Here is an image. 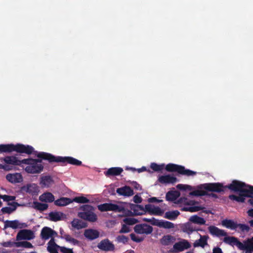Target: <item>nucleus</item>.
I'll use <instances>...</instances> for the list:
<instances>
[{
	"mask_svg": "<svg viewBox=\"0 0 253 253\" xmlns=\"http://www.w3.org/2000/svg\"><path fill=\"white\" fill-rule=\"evenodd\" d=\"M225 188H228L234 192H239V196L231 195L230 199L238 202L243 203L246 197L252 198L253 195V186L246 184L244 182L238 180H233L229 185L224 187L220 183H208L198 185L196 189L190 192L189 195L194 196H202L207 195V191L219 193L224 191Z\"/></svg>",
	"mask_w": 253,
	"mask_h": 253,
	"instance_id": "1",
	"label": "nucleus"
},
{
	"mask_svg": "<svg viewBox=\"0 0 253 253\" xmlns=\"http://www.w3.org/2000/svg\"><path fill=\"white\" fill-rule=\"evenodd\" d=\"M31 154H34L39 159H25L21 160L22 164L27 166L24 168L25 170L29 173H39L43 169L42 160H47L49 163L61 162L68 163L75 166H81L82 162L71 157L54 156L51 154L45 152H38L34 150Z\"/></svg>",
	"mask_w": 253,
	"mask_h": 253,
	"instance_id": "2",
	"label": "nucleus"
},
{
	"mask_svg": "<svg viewBox=\"0 0 253 253\" xmlns=\"http://www.w3.org/2000/svg\"><path fill=\"white\" fill-rule=\"evenodd\" d=\"M79 210L82 211L78 212V216L90 222H95L97 220V216L94 213L95 208L89 205H84L80 207Z\"/></svg>",
	"mask_w": 253,
	"mask_h": 253,
	"instance_id": "3",
	"label": "nucleus"
},
{
	"mask_svg": "<svg viewBox=\"0 0 253 253\" xmlns=\"http://www.w3.org/2000/svg\"><path fill=\"white\" fill-rule=\"evenodd\" d=\"M12 151L29 155L34 152V148L30 145H24L21 144L16 145L13 144L0 145V152H10Z\"/></svg>",
	"mask_w": 253,
	"mask_h": 253,
	"instance_id": "4",
	"label": "nucleus"
},
{
	"mask_svg": "<svg viewBox=\"0 0 253 253\" xmlns=\"http://www.w3.org/2000/svg\"><path fill=\"white\" fill-rule=\"evenodd\" d=\"M166 169L168 171H177L182 175L186 176H193L196 174V172L186 169L184 167L173 164H169L166 167Z\"/></svg>",
	"mask_w": 253,
	"mask_h": 253,
	"instance_id": "5",
	"label": "nucleus"
},
{
	"mask_svg": "<svg viewBox=\"0 0 253 253\" xmlns=\"http://www.w3.org/2000/svg\"><path fill=\"white\" fill-rule=\"evenodd\" d=\"M98 210L100 211H114L121 212L125 211L123 206L112 203H104L97 206Z\"/></svg>",
	"mask_w": 253,
	"mask_h": 253,
	"instance_id": "6",
	"label": "nucleus"
},
{
	"mask_svg": "<svg viewBox=\"0 0 253 253\" xmlns=\"http://www.w3.org/2000/svg\"><path fill=\"white\" fill-rule=\"evenodd\" d=\"M97 247L100 251L105 252H114L115 250V245L107 238L102 240L98 243Z\"/></svg>",
	"mask_w": 253,
	"mask_h": 253,
	"instance_id": "7",
	"label": "nucleus"
},
{
	"mask_svg": "<svg viewBox=\"0 0 253 253\" xmlns=\"http://www.w3.org/2000/svg\"><path fill=\"white\" fill-rule=\"evenodd\" d=\"M28 227L26 223L20 222L18 220L4 221V229L11 228L12 229H23Z\"/></svg>",
	"mask_w": 253,
	"mask_h": 253,
	"instance_id": "8",
	"label": "nucleus"
},
{
	"mask_svg": "<svg viewBox=\"0 0 253 253\" xmlns=\"http://www.w3.org/2000/svg\"><path fill=\"white\" fill-rule=\"evenodd\" d=\"M35 237L33 231L29 229H22L17 233L16 237V241L31 240Z\"/></svg>",
	"mask_w": 253,
	"mask_h": 253,
	"instance_id": "9",
	"label": "nucleus"
},
{
	"mask_svg": "<svg viewBox=\"0 0 253 253\" xmlns=\"http://www.w3.org/2000/svg\"><path fill=\"white\" fill-rule=\"evenodd\" d=\"M134 230L137 234L148 235L152 232L153 228L146 224H140L134 226Z\"/></svg>",
	"mask_w": 253,
	"mask_h": 253,
	"instance_id": "10",
	"label": "nucleus"
},
{
	"mask_svg": "<svg viewBox=\"0 0 253 253\" xmlns=\"http://www.w3.org/2000/svg\"><path fill=\"white\" fill-rule=\"evenodd\" d=\"M245 253H253V237L241 242L239 249Z\"/></svg>",
	"mask_w": 253,
	"mask_h": 253,
	"instance_id": "11",
	"label": "nucleus"
},
{
	"mask_svg": "<svg viewBox=\"0 0 253 253\" xmlns=\"http://www.w3.org/2000/svg\"><path fill=\"white\" fill-rule=\"evenodd\" d=\"M200 238L195 240L193 244L194 248H201L204 249L206 247L208 246V241L210 239V237L207 235H202L198 234Z\"/></svg>",
	"mask_w": 253,
	"mask_h": 253,
	"instance_id": "12",
	"label": "nucleus"
},
{
	"mask_svg": "<svg viewBox=\"0 0 253 253\" xmlns=\"http://www.w3.org/2000/svg\"><path fill=\"white\" fill-rule=\"evenodd\" d=\"M208 230L209 233L213 237L220 238L226 236L227 235V232L225 230L219 229L213 225L210 226L208 227Z\"/></svg>",
	"mask_w": 253,
	"mask_h": 253,
	"instance_id": "13",
	"label": "nucleus"
},
{
	"mask_svg": "<svg viewBox=\"0 0 253 253\" xmlns=\"http://www.w3.org/2000/svg\"><path fill=\"white\" fill-rule=\"evenodd\" d=\"M57 235L56 232L52 230L49 227H43L41 232V237L43 240H48L50 238H52L53 236Z\"/></svg>",
	"mask_w": 253,
	"mask_h": 253,
	"instance_id": "14",
	"label": "nucleus"
},
{
	"mask_svg": "<svg viewBox=\"0 0 253 253\" xmlns=\"http://www.w3.org/2000/svg\"><path fill=\"white\" fill-rule=\"evenodd\" d=\"M100 233L96 229H85L84 233V235L86 239L89 241H92L99 237Z\"/></svg>",
	"mask_w": 253,
	"mask_h": 253,
	"instance_id": "15",
	"label": "nucleus"
},
{
	"mask_svg": "<svg viewBox=\"0 0 253 253\" xmlns=\"http://www.w3.org/2000/svg\"><path fill=\"white\" fill-rule=\"evenodd\" d=\"M191 247L190 243L186 240L176 243L173 246V250L174 252H179L183 251L185 249H188Z\"/></svg>",
	"mask_w": 253,
	"mask_h": 253,
	"instance_id": "16",
	"label": "nucleus"
},
{
	"mask_svg": "<svg viewBox=\"0 0 253 253\" xmlns=\"http://www.w3.org/2000/svg\"><path fill=\"white\" fill-rule=\"evenodd\" d=\"M158 181L162 184L167 185L175 183L177 181V178L175 176L167 174L160 176Z\"/></svg>",
	"mask_w": 253,
	"mask_h": 253,
	"instance_id": "17",
	"label": "nucleus"
},
{
	"mask_svg": "<svg viewBox=\"0 0 253 253\" xmlns=\"http://www.w3.org/2000/svg\"><path fill=\"white\" fill-rule=\"evenodd\" d=\"M224 243L226 244L229 245L231 246H236L238 249L241 246V242L237 238L233 236H224L223 240Z\"/></svg>",
	"mask_w": 253,
	"mask_h": 253,
	"instance_id": "18",
	"label": "nucleus"
},
{
	"mask_svg": "<svg viewBox=\"0 0 253 253\" xmlns=\"http://www.w3.org/2000/svg\"><path fill=\"white\" fill-rule=\"evenodd\" d=\"M6 179L11 183H20L23 181V177L19 173H8L6 175Z\"/></svg>",
	"mask_w": 253,
	"mask_h": 253,
	"instance_id": "19",
	"label": "nucleus"
},
{
	"mask_svg": "<svg viewBox=\"0 0 253 253\" xmlns=\"http://www.w3.org/2000/svg\"><path fill=\"white\" fill-rule=\"evenodd\" d=\"M5 163V165H8L11 167V169L13 166L20 165L22 164L21 161L17 160L14 156H7L3 159H1Z\"/></svg>",
	"mask_w": 253,
	"mask_h": 253,
	"instance_id": "20",
	"label": "nucleus"
},
{
	"mask_svg": "<svg viewBox=\"0 0 253 253\" xmlns=\"http://www.w3.org/2000/svg\"><path fill=\"white\" fill-rule=\"evenodd\" d=\"M54 183L52 178L49 175H45L41 177L40 185L42 188H48L51 186Z\"/></svg>",
	"mask_w": 253,
	"mask_h": 253,
	"instance_id": "21",
	"label": "nucleus"
},
{
	"mask_svg": "<svg viewBox=\"0 0 253 253\" xmlns=\"http://www.w3.org/2000/svg\"><path fill=\"white\" fill-rule=\"evenodd\" d=\"M60 246L55 242L54 238H51L47 243V250L49 253H59Z\"/></svg>",
	"mask_w": 253,
	"mask_h": 253,
	"instance_id": "22",
	"label": "nucleus"
},
{
	"mask_svg": "<svg viewBox=\"0 0 253 253\" xmlns=\"http://www.w3.org/2000/svg\"><path fill=\"white\" fill-rule=\"evenodd\" d=\"M194 223L189 221L187 223H185L183 226V230L187 232L188 234H190L194 231H201L202 230L197 227Z\"/></svg>",
	"mask_w": 253,
	"mask_h": 253,
	"instance_id": "23",
	"label": "nucleus"
},
{
	"mask_svg": "<svg viewBox=\"0 0 253 253\" xmlns=\"http://www.w3.org/2000/svg\"><path fill=\"white\" fill-rule=\"evenodd\" d=\"M117 193L122 196H131L134 194L133 191L130 187L125 186L117 189Z\"/></svg>",
	"mask_w": 253,
	"mask_h": 253,
	"instance_id": "24",
	"label": "nucleus"
},
{
	"mask_svg": "<svg viewBox=\"0 0 253 253\" xmlns=\"http://www.w3.org/2000/svg\"><path fill=\"white\" fill-rule=\"evenodd\" d=\"M22 190L27 193L34 195L38 192L39 188L36 184L31 183L23 186Z\"/></svg>",
	"mask_w": 253,
	"mask_h": 253,
	"instance_id": "25",
	"label": "nucleus"
},
{
	"mask_svg": "<svg viewBox=\"0 0 253 253\" xmlns=\"http://www.w3.org/2000/svg\"><path fill=\"white\" fill-rule=\"evenodd\" d=\"M123 171V169L120 167H114L109 169L104 172L106 176H116L120 175Z\"/></svg>",
	"mask_w": 253,
	"mask_h": 253,
	"instance_id": "26",
	"label": "nucleus"
},
{
	"mask_svg": "<svg viewBox=\"0 0 253 253\" xmlns=\"http://www.w3.org/2000/svg\"><path fill=\"white\" fill-rule=\"evenodd\" d=\"M71 224L73 228L78 230L87 227V224L85 222L78 218H74L71 221Z\"/></svg>",
	"mask_w": 253,
	"mask_h": 253,
	"instance_id": "27",
	"label": "nucleus"
},
{
	"mask_svg": "<svg viewBox=\"0 0 253 253\" xmlns=\"http://www.w3.org/2000/svg\"><path fill=\"white\" fill-rule=\"evenodd\" d=\"M54 199V195L50 192L44 193L39 197L40 201L45 203H51Z\"/></svg>",
	"mask_w": 253,
	"mask_h": 253,
	"instance_id": "28",
	"label": "nucleus"
},
{
	"mask_svg": "<svg viewBox=\"0 0 253 253\" xmlns=\"http://www.w3.org/2000/svg\"><path fill=\"white\" fill-rule=\"evenodd\" d=\"M236 223L234 220L228 219L222 220L221 223L222 226L231 230H236Z\"/></svg>",
	"mask_w": 253,
	"mask_h": 253,
	"instance_id": "29",
	"label": "nucleus"
},
{
	"mask_svg": "<svg viewBox=\"0 0 253 253\" xmlns=\"http://www.w3.org/2000/svg\"><path fill=\"white\" fill-rule=\"evenodd\" d=\"M157 226L160 228H164L165 229H171L174 228V224L170 221L164 220H159L158 222L156 223Z\"/></svg>",
	"mask_w": 253,
	"mask_h": 253,
	"instance_id": "30",
	"label": "nucleus"
},
{
	"mask_svg": "<svg viewBox=\"0 0 253 253\" xmlns=\"http://www.w3.org/2000/svg\"><path fill=\"white\" fill-rule=\"evenodd\" d=\"M189 220L195 224L199 225H205L206 222V220L204 218L200 217L197 215L191 216L189 218Z\"/></svg>",
	"mask_w": 253,
	"mask_h": 253,
	"instance_id": "31",
	"label": "nucleus"
},
{
	"mask_svg": "<svg viewBox=\"0 0 253 253\" xmlns=\"http://www.w3.org/2000/svg\"><path fill=\"white\" fill-rule=\"evenodd\" d=\"M73 202L70 198L62 197L54 201V204L57 206H65Z\"/></svg>",
	"mask_w": 253,
	"mask_h": 253,
	"instance_id": "32",
	"label": "nucleus"
},
{
	"mask_svg": "<svg viewBox=\"0 0 253 253\" xmlns=\"http://www.w3.org/2000/svg\"><path fill=\"white\" fill-rule=\"evenodd\" d=\"M179 214L180 212L177 210L169 211L165 213L164 217L170 220H174Z\"/></svg>",
	"mask_w": 253,
	"mask_h": 253,
	"instance_id": "33",
	"label": "nucleus"
},
{
	"mask_svg": "<svg viewBox=\"0 0 253 253\" xmlns=\"http://www.w3.org/2000/svg\"><path fill=\"white\" fill-rule=\"evenodd\" d=\"M179 195V193L178 191H170L167 193L166 198L167 201H173L176 200L178 198Z\"/></svg>",
	"mask_w": 253,
	"mask_h": 253,
	"instance_id": "34",
	"label": "nucleus"
},
{
	"mask_svg": "<svg viewBox=\"0 0 253 253\" xmlns=\"http://www.w3.org/2000/svg\"><path fill=\"white\" fill-rule=\"evenodd\" d=\"M174 239L171 235H167L164 236L161 240V243L164 246L171 245L174 242Z\"/></svg>",
	"mask_w": 253,
	"mask_h": 253,
	"instance_id": "35",
	"label": "nucleus"
},
{
	"mask_svg": "<svg viewBox=\"0 0 253 253\" xmlns=\"http://www.w3.org/2000/svg\"><path fill=\"white\" fill-rule=\"evenodd\" d=\"M63 216L64 214L61 212H51L49 214L50 220L53 221L60 220Z\"/></svg>",
	"mask_w": 253,
	"mask_h": 253,
	"instance_id": "36",
	"label": "nucleus"
},
{
	"mask_svg": "<svg viewBox=\"0 0 253 253\" xmlns=\"http://www.w3.org/2000/svg\"><path fill=\"white\" fill-rule=\"evenodd\" d=\"M131 209L136 215H141L145 212L144 207L140 205H133Z\"/></svg>",
	"mask_w": 253,
	"mask_h": 253,
	"instance_id": "37",
	"label": "nucleus"
},
{
	"mask_svg": "<svg viewBox=\"0 0 253 253\" xmlns=\"http://www.w3.org/2000/svg\"><path fill=\"white\" fill-rule=\"evenodd\" d=\"M64 240L67 242H68L74 246H81V243L80 241L73 238L69 234L68 235H64Z\"/></svg>",
	"mask_w": 253,
	"mask_h": 253,
	"instance_id": "38",
	"label": "nucleus"
},
{
	"mask_svg": "<svg viewBox=\"0 0 253 253\" xmlns=\"http://www.w3.org/2000/svg\"><path fill=\"white\" fill-rule=\"evenodd\" d=\"M17 204L15 202H13L12 204H11V207H6L2 208L1 209V211L3 213H8L10 214L13 211H15L17 208Z\"/></svg>",
	"mask_w": 253,
	"mask_h": 253,
	"instance_id": "39",
	"label": "nucleus"
},
{
	"mask_svg": "<svg viewBox=\"0 0 253 253\" xmlns=\"http://www.w3.org/2000/svg\"><path fill=\"white\" fill-rule=\"evenodd\" d=\"M34 208L41 211H44L48 208V205L47 204L41 203L38 202H34Z\"/></svg>",
	"mask_w": 253,
	"mask_h": 253,
	"instance_id": "40",
	"label": "nucleus"
},
{
	"mask_svg": "<svg viewBox=\"0 0 253 253\" xmlns=\"http://www.w3.org/2000/svg\"><path fill=\"white\" fill-rule=\"evenodd\" d=\"M72 201L80 204H86L90 202V201L84 196L76 197Z\"/></svg>",
	"mask_w": 253,
	"mask_h": 253,
	"instance_id": "41",
	"label": "nucleus"
},
{
	"mask_svg": "<svg viewBox=\"0 0 253 253\" xmlns=\"http://www.w3.org/2000/svg\"><path fill=\"white\" fill-rule=\"evenodd\" d=\"M16 247H23L25 248H33V246L32 244L27 241H20L17 242L16 243Z\"/></svg>",
	"mask_w": 253,
	"mask_h": 253,
	"instance_id": "42",
	"label": "nucleus"
},
{
	"mask_svg": "<svg viewBox=\"0 0 253 253\" xmlns=\"http://www.w3.org/2000/svg\"><path fill=\"white\" fill-rule=\"evenodd\" d=\"M129 240V238L125 235H119L116 238V241L118 243L126 244Z\"/></svg>",
	"mask_w": 253,
	"mask_h": 253,
	"instance_id": "43",
	"label": "nucleus"
},
{
	"mask_svg": "<svg viewBox=\"0 0 253 253\" xmlns=\"http://www.w3.org/2000/svg\"><path fill=\"white\" fill-rule=\"evenodd\" d=\"M164 164L158 165L155 163H152L150 168L155 171H160L164 169Z\"/></svg>",
	"mask_w": 253,
	"mask_h": 253,
	"instance_id": "44",
	"label": "nucleus"
},
{
	"mask_svg": "<svg viewBox=\"0 0 253 253\" xmlns=\"http://www.w3.org/2000/svg\"><path fill=\"white\" fill-rule=\"evenodd\" d=\"M123 221L127 225H132L136 223L138 220L133 217H126L123 219Z\"/></svg>",
	"mask_w": 253,
	"mask_h": 253,
	"instance_id": "45",
	"label": "nucleus"
},
{
	"mask_svg": "<svg viewBox=\"0 0 253 253\" xmlns=\"http://www.w3.org/2000/svg\"><path fill=\"white\" fill-rule=\"evenodd\" d=\"M239 228L241 231L244 232L247 231L248 232L250 230V227L248 225L245 224L241 223H236V229Z\"/></svg>",
	"mask_w": 253,
	"mask_h": 253,
	"instance_id": "46",
	"label": "nucleus"
},
{
	"mask_svg": "<svg viewBox=\"0 0 253 253\" xmlns=\"http://www.w3.org/2000/svg\"><path fill=\"white\" fill-rule=\"evenodd\" d=\"M164 212V211L162 210L159 207L154 206L153 209L152 214H156L158 215H162Z\"/></svg>",
	"mask_w": 253,
	"mask_h": 253,
	"instance_id": "47",
	"label": "nucleus"
},
{
	"mask_svg": "<svg viewBox=\"0 0 253 253\" xmlns=\"http://www.w3.org/2000/svg\"><path fill=\"white\" fill-rule=\"evenodd\" d=\"M130 237L131 239L133 242H135L136 243H140L142 241H143V240H144V238H143V237H139L136 236L134 233L130 234Z\"/></svg>",
	"mask_w": 253,
	"mask_h": 253,
	"instance_id": "48",
	"label": "nucleus"
},
{
	"mask_svg": "<svg viewBox=\"0 0 253 253\" xmlns=\"http://www.w3.org/2000/svg\"><path fill=\"white\" fill-rule=\"evenodd\" d=\"M131 229L128 225L126 223L122 224V228L119 231L120 233H127L130 231Z\"/></svg>",
	"mask_w": 253,
	"mask_h": 253,
	"instance_id": "49",
	"label": "nucleus"
},
{
	"mask_svg": "<svg viewBox=\"0 0 253 253\" xmlns=\"http://www.w3.org/2000/svg\"><path fill=\"white\" fill-rule=\"evenodd\" d=\"M17 242H12L10 241L0 243V245L4 247H12L13 246L16 247Z\"/></svg>",
	"mask_w": 253,
	"mask_h": 253,
	"instance_id": "50",
	"label": "nucleus"
},
{
	"mask_svg": "<svg viewBox=\"0 0 253 253\" xmlns=\"http://www.w3.org/2000/svg\"><path fill=\"white\" fill-rule=\"evenodd\" d=\"M177 188L182 190H192L194 189V188L192 187L191 186L188 185H183V184H178L177 185Z\"/></svg>",
	"mask_w": 253,
	"mask_h": 253,
	"instance_id": "51",
	"label": "nucleus"
},
{
	"mask_svg": "<svg viewBox=\"0 0 253 253\" xmlns=\"http://www.w3.org/2000/svg\"><path fill=\"white\" fill-rule=\"evenodd\" d=\"M202 209L201 206H191L186 208V211H188L191 212L198 211Z\"/></svg>",
	"mask_w": 253,
	"mask_h": 253,
	"instance_id": "52",
	"label": "nucleus"
},
{
	"mask_svg": "<svg viewBox=\"0 0 253 253\" xmlns=\"http://www.w3.org/2000/svg\"><path fill=\"white\" fill-rule=\"evenodd\" d=\"M143 220L145 221H146V222H149V223H150L151 224H152L153 225H156L157 226L156 223L158 222V219H157L155 218L154 217H152V218H143Z\"/></svg>",
	"mask_w": 253,
	"mask_h": 253,
	"instance_id": "53",
	"label": "nucleus"
},
{
	"mask_svg": "<svg viewBox=\"0 0 253 253\" xmlns=\"http://www.w3.org/2000/svg\"><path fill=\"white\" fill-rule=\"evenodd\" d=\"M1 199H2L4 201L9 202L14 200L15 197L14 196L4 195L1 196Z\"/></svg>",
	"mask_w": 253,
	"mask_h": 253,
	"instance_id": "54",
	"label": "nucleus"
},
{
	"mask_svg": "<svg viewBox=\"0 0 253 253\" xmlns=\"http://www.w3.org/2000/svg\"><path fill=\"white\" fill-rule=\"evenodd\" d=\"M59 251L61 253H74V252L72 249H69L62 246H60Z\"/></svg>",
	"mask_w": 253,
	"mask_h": 253,
	"instance_id": "55",
	"label": "nucleus"
},
{
	"mask_svg": "<svg viewBox=\"0 0 253 253\" xmlns=\"http://www.w3.org/2000/svg\"><path fill=\"white\" fill-rule=\"evenodd\" d=\"M153 207H154V206L152 205L151 204L146 205L145 206V207H144V210H145V212L146 211H148L152 214V212L153 211Z\"/></svg>",
	"mask_w": 253,
	"mask_h": 253,
	"instance_id": "56",
	"label": "nucleus"
},
{
	"mask_svg": "<svg viewBox=\"0 0 253 253\" xmlns=\"http://www.w3.org/2000/svg\"><path fill=\"white\" fill-rule=\"evenodd\" d=\"M133 201L136 204L140 203L142 202V198L138 195H135L133 197Z\"/></svg>",
	"mask_w": 253,
	"mask_h": 253,
	"instance_id": "57",
	"label": "nucleus"
},
{
	"mask_svg": "<svg viewBox=\"0 0 253 253\" xmlns=\"http://www.w3.org/2000/svg\"><path fill=\"white\" fill-rule=\"evenodd\" d=\"M0 169H3L5 170H11V167L9 166L5 165V164H4V165L0 164Z\"/></svg>",
	"mask_w": 253,
	"mask_h": 253,
	"instance_id": "58",
	"label": "nucleus"
},
{
	"mask_svg": "<svg viewBox=\"0 0 253 253\" xmlns=\"http://www.w3.org/2000/svg\"><path fill=\"white\" fill-rule=\"evenodd\" d=\"M132 185L136 190H141V186L135 181L132 182Z\"/></svg>",
	"mask_w": 253,
	"mask_h": 253,
	"instance_id": "59",
	"label": "nucleus"
},
{
	"mask_svg": "<svg viewBox=\"0 0 253 253\" xmlns=\"http://www.w3.org/2000/svg\"><path fill=\"white\" fill-rule=\"evenodd\" d=\"M212 253H223L222 250L219 247L214 248Z\"/></svg>",
	"mask_w": 253,
	"mask_h": 253,
	"instance_id": "60",
	"label": "nucleus"
},
{
	"mask_svg": "<svg viewBox=\"0 0 253 253\" xmlns=\"http://www.w3.org/2000/svg\"><path fill=\"white\" fill-rule=\"evenodd\" d=\"M60 234H61V238L64 239V235H68L69 234H66L64 232V230L60 228L59 230Z\"/></svg>",
	"mask_w": 253,
	"mask_h": 253,
	"instance_id": "61",
	"label": "nucleus"
},
{
	"mask_svg": "<svg viewBox=\"0 0 253 253\" xmlns=\"http://www.w3.org/2000/svg\"><path fill=\"white\" fill-rule=\"evenodd\" d=\"M150 202H157L159 203L162 201L161 200H158L156 197H152L149 199Z\"/></svg>",
	"mask_w": 253,
	"mask_h": 253,
	"instance_id": "62",
	"label": "nucleus"
},
{
	"mask_svg": "<svg viewBox=\"0 0 253 253\" xmlns=\"http://www.w3.org/2000/svg\"><path fill=\"white\" fill-rule=\"evenodd\" d=\"M247 213L249 216L253 217V209L249 210L247 211Z\"/></svg>",
	"mask_w": 253,
	"mask_h": 253,
	"instance_id": "63",
	"label": "nucleus"
},
{
	"mask_svg": "<svg viewBox=\"0 0 253 253\" xmlns=\"http://www.w3.org/2000/svg\"><path fill=\"white\" fill-rule=\"evenodd\" d=\"M10 251H8L6 249L0 248V253H10Z\"/></svg>",
	"mask_w": 253,
	"mask_h": 253,
	"instance_id": "64",
	"label": "nucleus"
}]
</instances>
